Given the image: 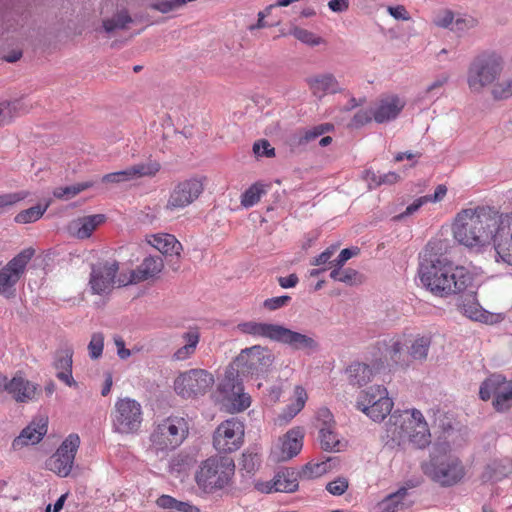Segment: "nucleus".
<instances>
[{
	"mask_svg": "<svg viewBox=\"0 0 512 512\" xmlns=\"http://www.w3.org/2000/svg\"><path fill=\"white\" fill-rule=\"evenodd\" d=\"M297 40L309 46H317L323 43V39L311 31L295 27L290 32Z\"/></svg>",
	"mask_w": 512,
	"mask_h": 512,
	"instance_id": "09e8293b",
	"label": "nucleus"
},
{
	"mask_svg": "<svg viewBox=\"0 0 512 512\" xmlns=\"http://www.w3.org/2000/svg\"><path fill=\"white\" fill-rule=\"evenodd\" d=\"M374 119V109H366L358 111L354 116L356 125H366Z\"/></svg>",
	"mask_w": 512,
	"mask_h": 512,
	"instance_id": "774afa93",
	"label": "nucleus"
},
{
	"mask_svg": "<svg viewBox=\"0 0 512 512\" xmlns=\"http://www.w3.org/2000/svg\"><path fill=\"white\" fill-rule=\"evenodd\" d=\"M307 85L318 99H322L327 94H336L342 92L340 83L332 73H320L306 79Z\"/></svg>",
	"mask_w": 512,
	"mask_h": 512,
	"instance_id": "a211bd4d",
	"label": "nucleus"
},
{
	"mask_svg": "<svg viewBox=\"0 0 512 512\" xmlns=\"http://www.w3.org/2000/svg\"><path fill=\"white\" fill-rule=\"evenodd\" d=\"M452 433L451 426L443 431L434 444L429 462L422 465L424 474L441 486H452L464 476L461 462L456 457L448 454L451 449L449 438Z\"/></svg>",
	"mask_w": 512,
	"mask_h": 512,
	"instance_id": "f03ea898",
	"label": "nucleus"
},
{
	"mask_svg": "<svg viewBox=\"0 0 512 512\" xmlns=\"http://www.w3.org/2000/svg\"><path fill=\"white\" fill-rule=\"evenodd\" d=\"M113 427L121 434L135 433L142 423L141 405L133 399H119L112 413Z\"/></svg>",
	"mask_w": 512,
	"mask_h": 512,
	"instance_id": "0eeeda50",
	"label": "nucleus"
},
{
	"mask_svg": "<svg viewBox=\"0 0 512 512\" xmlns=\"http://www.w3.org/2000/svg\"><path fill=\"white\" fill-rule=\"evenodd\" d=\"M73 348L65 346L56 351L53 366L58 371L56 377L68 386H76L72 376Z\"/></svg>",
	"mask_w": 512,
	"mask_h": 512,
	"instance_id": "aec40b11",
	"label": "nucleus"
},
{
	"mask_svg": "<svg viewBox=\"0 0 512 512\" xmlns=\"http://www.w3.org/2000/svg\"><path fill=\"white\" fill-rule=\"evenodd\" d=\"M7 378L0 376L1 387L3 386L17 402H27L34 398L37 387L20 376L13 377L9 382Z\"/></svg>",
	"mask_w": 512,
	"mask_h": 512,
	"instance_id": "6ab92c4d",
	"label": "nucleus"
},
{
	"mask_svg": "<svg viewBox=\"0 0 512 512\" xmlns=\"http://www.w3.org/2000/svg\"><path fill=\"white\" fill-rule=\"evenodd\" d=\"M505 379L501 374H491L482 381V401L488 400L501 384H505Z\"/></svg>",
	"mask_w": 512,
	"mask_h": 512,
	"instance_id": "de8ad7c7",
	"label": "nucleus"
},
{
	"mask_svg": "<svg viewBox=\"0 0 512 512\" xmlns=\"http://www.w3.org/2000/svg\"><path fill=\"white\" fill-rule=\"evenodd\" d=\"M387 11L396 20L408 21L411 18L403 5L388 6Z\"/></svg>",
	"mask_w": 512,
	"mask_h": 512,
	"instance_id": "338daca9",
	"label": "nucleus"
},
{
	"mask_svg": "<svg viewBox=\"0 0 512 512\" xmlns=\"http://www.w3.org/2000/svg\"><path fill=\"white\" fill-rule=\"evenodd\" d=\"M319 439L321 443V448L323 450L332 451L336 449L337 451H339L340 441L337 438L334 431L331 429V426L320 427Z\"/></svg>",
	"mask_w": 512,
	"mask_h": 512,
	"instance_id": "c03bdc74",
	"label": "nucleus"
},
{
	"mask_svg": "<svg viewBox=\"0 0 512 512\" xmlns=\"http://www.w3.org/2000/svg\"><path fill=\"white\" fill-rule=\"evenodd\" d=\"M265 193V185L262 183H255L250 186L241 196V205L249 208L255 205Z\"/></svg>",
	"mask_w": 512,
	"mask_h": 512,
	"instance_id": "37998d69",
	"label": "nucleus"
},
{
	"mask_svg": "<svg viewBox=\"0 0 512 512\" xmlns=\"http://www.w3.org/2000/svg\"><path fill=\"white\" fill-rule=\"evenodd\" d=\"M47 208H48V204H45V205L37 204L35 206H32L28 209H25V210L19 212L15 217V221L17 223H22V224L35 222L42 217V215L45 213Z\"/></svg>",
	"mask_w": 512,
	"mask_h": 512,
	"instance_id": "a19ab883",
	"label": "nucleus"
},
{
	"mask_svg": "<svg viewBox=\"0 0 512 512\" xmlns=\"http://www.w3.org/2000/svg\"><path fill=\"white\" fill-rule=\"evenodd\" d=\"M348 488V481L345 478H338L334 481H331L327 484L326 489L329 493L333 495H342L346 492Z\"/></svg>",
	"mask_w": 512,
	"mask_h": 512,
	"instance_id": "e2e57ef3",
	"label": "nucleus"
},
{
	"mask_svg": "<svg viewBox=\"0 0 512 512\" xmlns=\"http://www.w3.org/2000/svg\"><path fill=\"white\" fill-rule=\"evenodd\" d=\"M185 5L184 0H163L152 4V8L162 13H168Z\"/></svg>",
	"mask_w": 512,
	"mask_h": 512,
	"instance_id": "052dcab7",
	"label": "nucleus"
},
{
	"mask_svg": "<svg viewBox=\"0 0 512 512\" xmlns=\"http://www.w3.org/2000/svg\"><path fill=\"white\" fill-rule=\"evenodd\" d=\"M203 189L202 182L197 178L178 183L170 194L166 208L169 210L185 208L200 196Z\"/></svg>",
	"mask_w": 512,
	"mask_h": 512,
	"instance_id": "9b49d317",
	"label": "nucleus"
},
{
	"mask_svg": "<svg viewBox=\"0 0 512 512\" xmlns=\"http://www.w3.org/2000/svg\"><path fill=\"white\" fill-rule=\"evenodd\" d=\"M244 437V424L237 418L222 422L214 432L213 446L219 453H231L237 450Z\"/></svg>",
	"mask_w": 512,
	"mask_h": 512,
	"instance_id": "1a4fd4ad",
	"label": "nucleus"
},
{
	"mask_svg": "<svg viewBox=\"0 0 512 512\" xmlns=\"http://www.w3.org/2000/svg\"><path fill=\"white\" fill-rule=\"evenodd\" d=\"M418 275L421 283L436 296L459 294L458 307L467 318L480 321L479 285L463 266H455L442 254L433 253L429 243L420 255Z\"/></svg>",
	"mask_w": 512,
	"mask_h": 512,
	"instance_id": "f257e3e1",
	"label": "nucleus"
},
{
	"mask_svg": "<svg viewBox=\"0 0 512 512\" xmlns=\"http://www.w3.org/2000/svg\"><path fill=\"white\" fill-rule=\"evenodd\" d=\"M304 433L300 427L290 429L282 438L281 461H287L302 449Z\"/></svg>",
	"mask_w": 512,
	"mask_h": 512,
	"instance_id": "b1692460",
	"label": "nucleus"
},
{
	"mask_svg": "<svg viewBox=\"0 0 512 512\" xmlns=\"http://www.w3.org/2000/svg\"><path fill=\"white\" fill-rule=\"evenodd\" d=\"M504 70V59L495 51L482 52V87L499 80Z\"/></svg>",
	"mask_w": 512,
	"mask_h": 512,
	"instance_id": "4be33fe9",
	"label": "nucleus"
},
{
	"mask_svg": "<svg viewBox=\"0 0 512 512\" xmlns=\"http://www.w3.org/2000/svg\"><path fill=\"white\" fill-rule=\"evenodd\" d=\"M93 185H94V182L85 181V182L76 183V184H73L70 186L57 187L54 189L53 195L57 199L69 200V199L75 197L76 195H78L79 193H81L82 191H85V190L93 187Z\"/></svg>",
	"mask_w": 512,
	"mask_h": 512,
	"instance_id": "4c0bfd02",
	"label": "nucleus"
},
{
	"mask_svg": "<svg viewBox=\"0 0 512 512\" xmlns=\"http://www.w3.org/2000/svg\"><path fill=\"white\" fill-rule=\"evenodd\" d=\"M298 477H300L299 472L292 468H285L276 474L267 492H294L298 489Z\"/></svg>",
	"mask_w": 512,
	"mask_h": 512,
	"instance_id": "bb28decb",
	"label": "nucleus"
},
{
	"mask_svg": "<svg viewBox=\"0 0 512 512\" xmlns=\"http://www.w3.org/2000/svg\"><path fill=\"white\" fill-rule=\"evenodd\" d=\"M409 498L408 489L401 487L395 493L388 495L380 504L381 512H397L407 509L413 504Z\"/></svg>",
	"mask_w": 512,
	"mask_h": 512,
	"instance_id": "c85d7f7f",
	"label": "nucleus"
},
{
	"mask_svg": "<svg viewBox=\"0 0 512 512\" xmlns=\"http://www.w3.org/2000/svg\"><path fill=\"white\" fill-rule=\"evenodd\" d=\"M378 392L379 398L371 405L367 403H356L358 410L365 413L373 421H382L390 414L393 408V401L387 396V390L381 385H377L375 388Z\"/></svg>",
	"mask_w": 512,
	"mask_h": 512,
	"instance_id": "dca6fc26",
	"label": "nucleus"
},
{
	"mask_svg": "<svg viewBox=\"0 0 512 512\" xmlns=\"http://www.w3.org/2000/svg\"><path fill=\"white\" fill-rule=\"evenodd\" d=\"M359 253L360 249L358 247L345 248L339 253L337 258L329 262V264L330 266L342 268L349 259L353 256H357Z\"/></svg>",
	"mask_w": 512,
	"mask_h": 512,
	"instance_id": "4d7b16f0",
	"label": "nucleus"
},
{
	"mask_svg": "<svg viewBox=\"0 0 512 512\" xmlns=\"http://www.w3.org/2000/svg\"><path fill=\"white\" fill-rule=\"evenodd\" d=\"M430 438L431 434L429 432L427 423H418L417 427L413 426L412 430H410L408 441L415 447L423 449L430 444Z\"/></svg>",
	"mask_w": 512,
	"mask_h": 512,
	"instance_id": "c9c22d12",
	"label": "nucleus"
},
{
	"mask_svg": "<svg viewBox=\"0 0 512 512\" xmlns=\"http://www.w3.org/2000/svg\"><path fill=\"white\" fill-rule=\"evenodd\" d=\"M104 348V335L101 332L93 333L88 344L89 356L96 360L101 357Z\"/></svg>",
	"mask_w": 512,
	"mask_h": 512,
	"instance_id": "603ef678",
	"label": "nucleus"
},
{
	"mask_svg": "<svg viewBox=\"0 0 512 512\" xmlns=\"http://www.w3.org/2000/svg\"><path fill=\"white\" fill-rule=\"evenodd\" d=\"M188 435V425L184 418L169 417L163 420L151 434V441L160 449L173 450Z\"/></svg>",
	"mask_w": 512,
	"mask_h": 512,
	"instance_id": "423d86ee",
	"label": "nucleus"
},
{
	"mask_svg": "<svg viewBox=\"0 0 512 512\" xmlns=\"http://www.w3.org/2000/svg\"><path fill=\"white\" fill-rule=\"evenodd\" d=\"M275 342L287 345L293 350L304 351L308 355L319 350V343L315 338L280 324Z\"/></svg>",
	"mask_w": 512,
	"mask_h": 512,
	"instance_id": "f8f14e48",
	"label": "nucleus"
},
{
	"mask_svg": "<svg viewBox=\"0 0 512 512\" xmlns=\"http://www.w3.org/2000/svg\"><path fill=\"white\" fill-rule=\"evenodd\" d=\"M431 345V338L429 336L417 337L407 348L409 359L425 360Z\"/></svg>",
	"mask_w": 512,
	"mask_h": 512,
	"instance_id": "f704fd0d",
	"label": "nucleus"
},
{
	"mask_svg": "<svg viewBox=\"0 0 512 512\" xmlns=\"http://www.w3.org/2000/svg\"><path fill=\"white\" fill-rule=\"evenodd\" d=\"M163 268V260L161 257H147L137 267L136 270L131 272L130 279L128 281L119 279V286H125L132 282H141L149 278L154 277L161 272Z\"/></svg>",
	"mask_w": 512,
	"mask_h": 512,
	"instance_id": "5701e85b",
	"label": "nucleus"
},
{
	"mask_svg": "<svg viewBox=\"0 0 512 512\" xmlns=\"http://www.w3.org/2000/svg\"><path fill=\"white\" fill-rule=\"evenodd\" d=\"M329 461H330V459H328L327 461L320 462V463L313 464V463L309 462V463L305 464L299 471L300 478L312 479V478L322 476L329 469V465H328Z\"/></svg>",
	"mask_w": 512,
	"mask_h": 512,
	"instance_id": "49530a36",
	"label": "nucleus"
},
{
	"mask_svg": "<svg viewBox=\"0 0 512 512\" xmlns=\"http://www.w3.org/2000/svg\"><path fill=\"white\" fill-rule=\"evenodd\" d=\"M291 301V297L288 295H282L278 297H273L266 299L263 302V307L269 311H275L282 307L287 306Z\"/></svg>",
	"mask_w": 512,
	"mask_h": 512,
	"instance_id": "680f3d73",
	"label": "nucleus"
},
{
	"mask_svg": "<svg viewBox=\"0 0 512 512\" xmlns=\"http://www.w3.org/2000/svg\"><path fill=\"white\" fill-rule=\"evenodd\" d=\"M304 404L305 399L301 395H299L296 399V402L287 407V410L284 414V418L290 420L293 417H295L302 410Z\"/></svg>",
	"mask_w": 512,
	"mask_h": 512,
	"instance_id": "69168bd1",
	"label": "nucleus"
},
{
	"mask_svg": "<svg viewBox=\"0 0 512 512\" xmlns=\"http://www.w3.org/2000/svg\"><path fill=\"white\" fill-rule=\"evenodd\" d=\"M337 248H338V245L329 246L320 255L315 257L314 260L311 262V264L315 265V266H320V265L331 262L330 258L334 255Z\"/></svg>",
	"mask_w": 512,
	"mask_h": 512,
	"instance_id": "0e129e2a",
	"label": "nucleus"
},
{
	"mask_svg": "<svg viewBox=\"0 0 512 512\" xmlns=\"http://www.w3.org/2000/svg\"><path fill=\"white\" fill-rule=\"evenodd\" d=\"M454 22V13L449 9L439 11L433 18V24L439 28H449Z\"/></svg>",
	"mask_w": 512,
	"mask_h": 512,
	"instance_id": "6e6d98bb",
	"label": "nucleus"
},
{
	"mask_svg": "<svg viewBox=\"0 0 512 512\" xmlns=\"http://www.w3.org/2000/svg\"><path fill=\"white\" fill-rule=\"evenodd\" d=\"M47 433V420L41 419L38 423L32 422L25 427L12 442L14 450H20L27 445L39 443Z\"/></svg>",
	"mask_w": 512,
	"mask_h": 512,
	"instance_id": "412c9836",
	"label": "nucleus"
},
{
	"mask_svg": "<svg viewBox=\"0 0 512 512\" xmlns=\"http://www.w3.org/2000/svg\"><path fill=\"white\" fill-rule=\"evenodd\" d=\"M485 101L502 102L512 98V77L505 80H494L482 87Z\"/></svg>",
	"mask_w": 512,
	"mask_h": 512,
	"instance_id": "393cba45",
	"label": "nucleus"
},
{
	"mask_svg": "<svg viewBox=\"0 0 512 512\" xmlns=\"http://www.w3.org/2000/svg\"><path fill=\"white\" fill-rule=\"evenodd\" d=\"M186 344L180 347L173 355L175 360H185L192 355L199 342V333L197 331H188L183 334Z\"/></svg>",
	"mask_w": 512,
	"mask_h": 512,
	"instance_id": "e433bc0d",
	"label": "nucleus"
},
{
	"mask_svg": "<svg viewBox=\"0 0 512 512\" xmlns=\"http://www.w3.org/2000/svg\"><path fill=\"white\" fill-rule=\"evenodd\" d=\"M260 457L257 453L246 452L242 455V469L247 473H254L260 466Z\"/></svg>",
	"mask_w": 512,
	"mask_h": 512,
	"instance_id": "5fc2aeb1",
	"label": "nucleus"
},
{
	"mask_svg": "<svg viewBox=\"0 0 512 512\" xmlns=\"http://www.w3.org/2000/svg\"><path fill=\"white\" fill-rule=\"evenodd\" d=\"M480 206L461 210L452 226L454 238L470 249L480 248Z\"/></svg>",
	"mask_w": 512,
	"mask_h": 512,
	"instance_id": "39448f33",
	"label": "nucleus"
},
{
	"mask_svg": "<svg viewBox=\"0 0 512 512\" xmlns=\"http://www.w3.org/2000/svg\"><path fill=\"white\" fill-rule=\"evenodd\" d=\"M468 84L472 91L480 90V64L477 61H474L469 68Z\"/></svg>",
	"mask_w": 512,
	"mask_h": 512,
	"instance_id": "13d9d810",
	"label": "nucleus"
},
{
	"mask_svg": "<svg viewBox=\"0 0 512 512\" xmlns=\"http://www.w3.org/2000/svg\"><path fill=\"white\" fill-rule=\"evenodd\" d=\"M349 384L362 387L371 381L373 377L372 368L365 363L354 362L346 369Z\"/></svg>",
	"mask_w": 512,
	"mask_h": 512,
	"instance_id": "7c9ffc66",
	"label": "nucleus"
},
{
	"mask_svg": "<svg viewBox=\"0 0 512 512\" xmlns=\"http://www.w3.org/2000/svg\"><path fill=\"white\" fill-rule=\"evenodd\" d=\"M326 130H309L302 136L293 135L288 139V144L291 150L294 151L300 146H304L312 140L321 136Z\"/></svg>",
	"mask_w": 512,
	"mask_h": 512,
	"instance_id": "8fccbe9b",
	"label": "nucleus"
},
{
	"mask_svg": "<svg viewBox=\"0 0 512 512\" xmlns=\"http://www.w3.org/2000/svg\"><path fill=\"white\" fill-rule=\"evenodd\" d=\"M156 504L162 509L173 510L177 512H200V509L190 502L180 501L166 494L158 497Z\"/></svg>",
	"mask_w": 512,
	"mask_h": 512,
	"instance_id": "473e14b6",
	"label": "nucleus"
},
{
	"mask_svg": "<svg viewBox=\"0 0 512 512\" xmlns=\"http://www.w3.org/2000/svg\"><path fill=\"white\" fill-rule=\"evenodd\" d=\"M151 245L159 250L163 255L176 257L177 260L180 257L183 249L182 244L172 234H159L154 235L153 240L150 241Z\"/></svg>",
	"mask_w": 512,
	"mask_h": 512,
	"instance_id": "cd10ccee",
	"label": "nucleus"
},
{
	"mask_svg": "<svg viewBox=\"0 0 512 512\" xmlns=\"http://www.w3.org/2000/svg\"><path fill=\"white\" fill-rule=\"evenodd\" d=\"M274 359L272 351L266 346L244 348L231 363L226 378L263 375L269 371Z\"/></svg>",
	"mask_w": 512,
	"mask_h": 512,
	"instance_id": "20e7f679",
	"label": "nucleus"
},
{
	"mask_svg": "<svg viewBox=\"0 0 512 512\" xmlns=\"http://www.w3.org/2000/svg\"><path fill=\"white\" fill-rule=\"evenodd\" d=\"M214 378L204 369H191L181 373L174 381L175 392L183 398L203 395L213 385Z\"/></svg>",
	"mask_w": 512,
	"mask_h": 512,
	"instance_id": "6e6552de",
	"label": "nucleus"
},
{
	"mask_svg": "<svg viewBox=\"0 0 512 512\" xmlns=\"http://www.w3.org/2000/svg\"><path fill=\"white\" fill-rule=\"evenodd\" d=\"M105 221V215L95 214L79 218L74 225L77 227L76 235L80 239L91 236L92 232Z\"/></svg>",
	"mask_w": 512,
	"mask_h": 512,
	"instance_id": "2f4dec72",
	"label": "nucleus"
},
{
	"mask_svg": "<svg viewBox=\"0 0 512 512\" xmlns=\"http://www.w3.org/2000/svg\"><path fill=\"white\" fill-rule=\"evenodd\" d=\"M413 428V420L406 421L402 414H392L386 424V432L383 436L385 446L394 449L409 439L410 430Z\"/></svg>",
	"mask_w": 512,
	"mask_h": 512,
	"instance_id": "ddd939ff",
	"label": "nucleus"
},
{
	"mask_svg": "<svg viewBox=\"0 0 512 512\" xmlns=\"http://www.w3.org/2000/svg\"><path fill=\"white\" fill-rule=\"evenodd\" d=\"M19 279L5 266L0 270V294L11 297L15 294V285Z\"/></svg>",
	"mask_w": 512,
	"mask_h": 512,
	"instance_id": "79ce46f5",
	"label": "nucleus"
},
{
	"mask_svg": "<svg viewBox=\"0 0 512 512\" xmlns=\"http://www.w3.org/2000/svg\"><path fill=\"white\" fill-rule=\"evenodd\" d=\"M367 178H370L376 185L394 184L399 180V175L395 172L376 175L375 172L367 171Z\"/></svg>",
	"mask_w": 512,
	"mask_h": 512,
	"instance_id": "bf43d9fd",
	"label": "nucleus"
},
{
	"mask_svg": "<svg viewBox=\"0 0 512 512\" xmlns=\"http://www.w3.org/2000/svg\"><path fill=\"white\" fill-rule=\"evenodd\" d=\"M512 473V463L508 459L494 460L482 471V481L497 482Z\"/></svg>",
	"mask_w": 512,
	"mask_h": 512,
	"instance_id": "c756f323",
	"label": "nucleus"
},
{
	"mask_svg": "<svg viewBox=\"0 0 512 512\" xmlns=\"http://www.w3.org/2000/svg\"><path fill=\"white\" fill-rule=\"evenodd\" d=\"M492 247L489 249L491 256L497 262L502 261L512 266V241H503L500 243H491Z\"/></svg>",
	"mask_w": 512,
	"mask_h": 512,
	"instance_id": "58836bf2",
	"label": "nucleus"
},
{
	"mask_svg": "<svg viewBox=\"0 0 512 512\" xmlns=\"http://www.w3.org/2000/svg\"><path fill=\"white\" fill-rule=\"evenodd\" d=\"M160 168L161 166L159 162L150 160L147 163L136 164L122 171L106 174L102 177V182L119 183L134 178L154 176Z\"/></svg>",
	"mask_w": 512,
	"mask_h": 512,
	"instance_id": "2eb2a0df",
	"label": "nucleus"
},
{
	"mask_svg": "<svg viewBox=\"0 0 512 512\" xmlns=\"http://www.w3.org/2000/svg\"><path fill=\"white\" fill-rule=\"evenodd\" d=\"M131 22V17L126 12H120L111 19L103 21V28L110 33L116 29H124Z\"/></svg>",
	"mask_w": 512,
	"mask_h": 512,
	"instance_id": "3c124183",
	"label": "nucleus"
},
{
	"mask_svg": "<svg viewBox=\"0 0 512 512\" xmlns=\"http://www.w3.org/2000/svg\"><path fill=\"white\" fill-rule=\"evenodd\" d=\"M119 269L117 261H105L92 265L90 285L94 293L102 294L110 289Z\"/></svg>",
	"mask_w": 512,
	"mask_h": 512,
	"instance_id": "4468645a",
	"label": "nucleus"
},
{
	"mask_svg": "<svg viewBox=\"0 0 512 512\" xmlns=\"http://www.w3.org/2000/svg\"><path fill=\"white\" fill-rule=\"evenodd\" d=\"M388 355L396 365H409L410 360L407 353V347H405V345L399 341H394L392 343V345L388 349Z\"/></svg>",
	"mask_w": 512,
	"mask_h": 512,
	"instance_id": "a18cd8bd",
	"label": "nucleus"
},
{
	"mask_svg": "<svg viewBox=\"0 0 512 512\" xmlns=\"http://www.w3.org/2000/svg\"><path fill=\"white\" fill-rule=\"evenodd\" d=\"M35 250L31 247L22 250L19 254L13 257L5 267L10 270V272L15 275L18 279L21 278L24 273L28 262L34 256Z\"/></svg>",
	"mask_w": 512,
	"mask_h": 512,
	"instance_id": "72a5a7b5",
	"label": "nucleus"
},
{
	"mask_svg": "<svg viewBox=\"0 0 512 512\" xmlns=\"http://www.w3.org/2000/svg\"><path fill=\"white\" fill-rule=\"evenodd\" d=\"M405 101L396 95L382 97L374 108V121L384 124L398 117L405 107Z\"/></svg>",
	"mask_w": 512,
	"mask_h": 512,
	"instance_id": "f3484780",
	"label": "nucleus"
},
{
	"mask_svg": "<svg viewBox=\"0 0 512 512\" xmlns=\"http://www.w3.org/2000/svg\"><path fill=\"white\" fill-rule=\"evenodd\" d=\"M229 380H233L232 389L235 396L233 406L237 411H243L247 409L251 404V398L248 394L243 393V387L241 385L242 379L237 377H231Z\"/></svg>",
	"mask_w": 512,
	"mask_h": 512,
	"instance_id": "ea45409f",
	"label": "nucleus"
},
{
	"mask_svg": "<svg viewBox=\"0 0 512 512\" xmlns=\"http://www.w3.org/2000/svg\"><path fill=\"white\" fill-rule=\"evenodd\" d=\"M279 324L262 323L255 321L241 322L237 325V329L244 333L254 337H264L271 341L276 340Z\"/></svg>",
	"mask_w": 512,
	"mask_h": 512,
	"instance_id": "a878e982",
	"label": "nucleus"
},
{
	"mask_svg": "<svg viewBox=\"0 0 512 512\" xmlns=\"http://www.w3.org/2000/svg\"><path fill=\"white\" fill-rule=\"evenodd\" d=\"M253 153L256 157L271 158L275 156V149L271 146L268 140L260 139L254 142Z\"/></svg>",
	"mask_w": 512,
	"mask_h": 512,
	"instance_id": "864d4df0",
	"label": "nucleus"
},
{
	"mask_svg": "<svg viewBox=\"0 0 512 512\" xmlns=\"http://www.w3.org/2000/svg\"><path fill=\"white\" fill-rule=\"evenodd\" d=\"M79 445L80 437L74 433L70 434L46 461V467L60 477L69 476Z\"/></svg>",
	"mask_w": 512,
	"mask_h": 512,
	"instance_id": "9d476101",
	"label": "nucleus"
},
{
	"mask_svg": "<svg viewBox=\"0 0 512 512\" xmlns=\"http://www.w3.org/2000/svg\"><path fill=\"white\" fill-rule=\"evenodd\" d=\"M235 473L234 460L225 456H211L202 461L195 473V481L200 490L214 493L228 486Z\"/></svg>",
	"mask_w": 512,
	"mask_h": 512,
	"instance_id": "7ed1b4c3",
	"label": "nucleus"
}]
</instances>
